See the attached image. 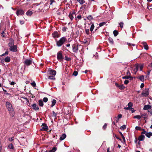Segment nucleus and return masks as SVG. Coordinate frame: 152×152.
<instances>
[{
    "mask_svg": "<svg viewBox=\"0 0 152 152\" xmlns=\"http://www.w3.org/2000/svg\"><path fill=\"white\" fill-rule=\"evenodd\" d=\"M6 105L7 108L8 109L11 115L13 116L14 114V110L12 104L9 102H7L6 103Z\"/></svg>",
    "mask_w": 152,
    "mask_h": 152,
    "instance_id": "1",
    "label": "nucleus"
},
{
    "mask_svg": "<svg viewBox=\"0 0 152 152\" xmlns=\"http://www.w3.org/2000/svg\"><path fill=\"white\" fill-rule=\"evenodd\" d=\"M67 40L66 38L64 37L61 38L59 40L56 41V45L58 47L62 45Z\"/></svg>",
    "mask_w": 152,
    "mask_h": 152,
    "instance_id": "2",
    "label": "nucleus"
},
{
    "mask_svg": "<svg viewBox=\"0 0 152 152\" xmlns=\"http://www.w3.org/2000/svg\"><path fill=\"white\" fill-rule=\"evenodd\" d=\"M57 58L60 61L63 59L64 57L62 55V52L61 51H60L57 53Z\"/></svg>",
    "mask_w": 152,
    "mask_h": 152,
    "instance_id": "3",
    "label": "nucleus"
},
{
    "mask_svg": "<svg viewBox=\"0 0 152 152\" xmlns=\"http://www.w3.org/2000/svg\"><path fill=\"white\" fill-rule=\"evenodd\" d=\"M149 94V89L148 88H146L142 93L141 95L143 97L148 96Z\"/></svg>",
    "mask_w": 152,
    "mask_h": 152,
    "instance_id": "4",
    "label": "nucleus"
},
{
    "mask_svg": "<svg viewBox=\"0 0 152 152\" xmlns=\"http://www.w3.org/2000/svg\"><path fill=\"white\" fill-rule=\"evenodd\" d=\"M73 51L74 53H77L78 50V45L76 44H74L72 45Z\"/></svg>",
    "mask_w": 152,
    "mask_h": 152,
    "instance_id": "5",
    "label": "nucleus"
},
{
    "mask_svg": "<svg viewBox=\"0 0 152 152\" xmlns=\"http://www.w3.org/2000/svg\"><path fill=\"white\" fill-rule=\"evenodd\" d=\"M47 72L48 75H52V76H55L56 74V72L55 70H52L50 68L49 69Z\"/></svg>",
    "mask_w": 152,
    "mask_h": 152,
    "instance_id": "6",
    "label": "nucleus"
},
{
    "mask_svg": "<svg viewBox=\"0 0 152 152\" xmlns=\"http://www.w3.org/2000/svg\"><path fill=\"white\" fill-rule=\"evenodd\" d=\"M10 50L12 51L16 52L17 50V47L16 45H14L10 48Z\"/></svg>",
    "mask_w": 152,
    "mask_h": 152,
    "instance_id": "7",
    "label": "nucleus"
},
{
    "mask_svg": "<svg viewBox=\"0 0 152 152\" xmlns=\"http://www.w3.org/2000/svg\"><path fill=\"white\" fill-rule=\"evenodd\" d=\"M24 13V11L22 10H17L16 12V14L18 16L19 15H22Z\"/></svg>",
    "mask_w": 152,
    "mask_h": 152,
    "instance_id": "8",
    "label": "nucleus"
},
{
    "mask_svg": "<svg viewBox=\"0 0 152 152\" xmlns=\"http://www.w3.org/2000/svg\"><path fill=\"white\" fill-rule=\"evenodd\" d=\"M32 63V61L31 60L27 59L24 62V63L27 66L30 65Z\"/></svg>",
    "mask_w": 152,
    "mask_h": 152,
    "instance_id": "9",
    "label": "nucleus"
},
{
    "mask_svg": "<svg viewBox=\"0 0 152 152\" xmlns=\"http://www.w3.org/2000/svg\"><path fill=\"white\" fill-rule=\"evenodd\" d=\"M42 127L41 130L42 131H47L48 129V127L47 125L45 123L42 124Z\"/></svg>",
    "mask_w": 152,
    "mask_h": 152,
    "instance_id": "10",
    "label": "nucleus"
},
{
    "mask_svg": "<svg viewBox=\"0 0 152 152\" xmlns=\"http://www.w3.org/2000/svg\"><path fill=\"white\" fill-rule=\"evenodd\" d=\"M115 85L116 86L118 87L121 90L124 89L125 87L123 84H122L121 85H119L117 83H115Z\"/></svg>",
    "mask_w": 152,
    "mask_h": 152,
    "instance_id": "11",
    "label": "nucleus"
},
{
    "mask_svg": "<svg viewBox=\"0 0 152 152\" xmlns=\"http://www.w3.org/2000/svg\"><path fill=\"white\" fill-rule=\"evenodd\" d=\"M65 113L66 115H68L71 113V110L69 107L67 108L65 110Z\"/></svg>",
    "mask_w": 152,
    "mask_h": 152,
    "instance_id": "12",
    "label": "nucleus"
},
{
    "mask_svg": "<svg viewBox=\"0 0 152 152\" xmlns=\"http://www.w3.org/2000/svg\"><path fill=\"white\" fill-rule=\"evenodd\" d=\"M32 108L35 110H38L39 109L38 106L36 104H34L31 105Z\"/></svg>",
    "mask_w": 152,
    "mask_h": 152,
    "instance_id": "13",
    "label": "nucleus"
},
{
    "mask_svg": "<svg viewBox=\"0 0 152 152\" xmlns=\"http://www.w3.org/2000/svg\"><path fill=\"white\" fill-rule=\"evenodd\" d=\"M142 44L144 46L145 49L146 50H148V45H147L146 43L145 42H142Z\"/></svg>",
    "mask_w": 152,
    "mask_h": 152,
    "instance_id": "14",
    "label": "nucleus"
},
{
    "mask_svg": "<svg viewBox=\"0 0 152 152\" xmlns=\"http://www.w3.org/2000/svg\"><path fill=\"white\" fill-rule=\"evenodd\" d=\"M52 35L54 38L58 37H59L58 33L56 32H54L52 34Z\"/></svg>",
    "mask_w": 152,
    "mask_h": 152,
    "instance_id": "15",
    "label": "nucleus"
},
{
    "mask_svg": "<svg viewBox=\"0 0 152 152\" xmlns=\"http://www.w3.org/2000/svg\"><path fill=\"white\" fill-rule=\"evenodd\" d=\"M151 108V106L149 105H145L144 106L143 109L144 110H147Z\"/></svg>",
    "mask_w": 152,
    "mask_h": 152,
    "instance_id": "16",
    "label": "nucleus"
},
{
    "mask_svg": "<svg viewBox=\"0 0 152 152\" xmlns=\"http://www.w3.org/2000/svg\"><path fill=\"white\" fill-rule=\"evenodd\" d=\"M66 137V135L64 134H62L60 138V140H62L65 138Z\"/></svg>",
    "mask_w": 152,
    "mask_h": 152,
    "instance_id": "17",
    "label": "nucleus"
},
{
    "mask_svg": "<svg viewBox=\"0 0 152 152\" xmlns=\"http://www.w3.org/2000/svg\"><path fill=\"white\" fill-rule=\"evenodd\" d=\"M145 138V136L144 135H142L139 137L138 138V140L140 141L143 140H144Z\"/></svg>",
    "mask_w": 152,
    "mask_h": 152,
    "instance_id": "18",
    "label": "nucleus"
},
{
    "mask_svg": "<svg viewBox=\"0 0 152 152\" xmlns=\"http://www.w3.org/2000/svg\"><path fill=\"white\" fill-rule=\"evenodd\" d=\"M75 13L74 12H73L72 13H70L69 15V17L70 18L71 20H72L74 18V17L73 16V15H75Z\"/></svg>",
    "mask_w": 152,
    "mask_h": 152,
    "instance_id": "19",
    "label": "nucleus"
},
{
    "mask_svg": "<svg viewBox=\"0 0 152 152\" xmlns=\"http://www.w3.org/2000/svg\"><path fill=\"white\" fill-rule=\"evenodd\" d=\"M4 60L6 62H9L10 61V57L9 56H7L4 58Z\"/></svg>",
    "mask_w": 152,
    "mask_h": 152,
    "instance_id": "20",
    "label": "nucleus"
},
{
    "mask_svg": "<svg viewBox=\"0 0 152 152\" xmlns=\"http://www.w3.org/2000/svg\"><path fill=\"white\" fill-rule=\"evenodd\" d=\"M8 45L10 47L14 45V42L13 40L11 39L10 40V41L8 44Z\"/></svg>",
    "mask_w": 152,
    "mask_h": 152,
    "instance_id": "21",
    "label": "nucleus"
},
{
    "mask_svg": "<svg viewBox=\"0 0 152 152\" xmlns=\"http://www.w3.org/2000/svg\"><path fill=\"white\" fill-rule=\"evenodd\" d=\"M56 102V101L54 99H53L52 101V104L51 105V107H53L54 106Z\"/></svg>",
    "mask_w": 152,
    "mask_h": 152,
    "instance_id": "22",
    "label": "nucleus"
},
{
    "mask_svg": "<svg viewBox=\"0 0 152 152\" xmlns=\"http://www.w3.org/2000/svg\"><path fill=\"white\" fill-rule=\"evenodd\" d=\"M141 116L145 120L148 116V115L146 113L142 114L141 115Z\"/></svg>",
    "mask_w": 152,
    "mask_h": 152,
    "instance_id": "23",
    "label": "nucleus"
},
{
    "mask_svg": "<svg viewBox=\"0 0 152 152\" xmlns=\"http://www.w3.org/2000/svg\"><path fill=\"white\" fill-rule=\"evenodd\" d=\"M32 14V11L28 10L26 13V14L27 15L31 16Z\"/></svg>",
    "mask_w": 152,
    "mask_h": 152,
    "instance_id": "24",
    "label": "nucleus"
},
{
    "mask_svg": "<svg viewBox=\"0 0 152 152\" xmlns=\"http://www.w3.org/2000/svg\"><path fill=\"white\" fill-rule=\"evenodd\" d=\"M145 135L148 137H150L151 136H152V133L151 132H147Z\"/></svg>",
    "mask_w": 152,
    "mask_h": 152,
    "instance_id": "25",
    "label": "nucleus"
},
{
    "mask_svg": "<svg viewBox=\"0 0 152 152\" xmlns=\"http://www.w3.org/2000/svg\"><path fill=\"white\" fill-rule=\"evenodd\" d=\"M39 106L42 107L43 105V103L42 100H39Z\"/></svg>",
    "mask_w": 152,
    "mask_h": 152,
    "instance_id": "26",
    "label": "nucleus"
},
{
    "mask_svg": "<svg viewBox=\"0 0 152 152\" xmlns=\"http://www.w3.org/2000/svg\"><path fill=\"white\" fill-rule=\"evenodd\" d=\"M108 40L109 42L111 43V44H113V40L112 38L110 37H109L108 39Z\"/></svg>",
    "mask_w": 152,
    "mask_h": 152,
    "instance_id": "27",
    "label": "nucleus"
},
{
    "mask_svg": "<svg viewBox=\"0 0 152 152\" xmlns=\"http://www.w3.org/2000/svg\"><path fill=\"white\" fill-rule=\"evenodd\" d=\"M131 78L130 75H126L122 77V78L124 79H128Z\"/></svg>",
    "mask_w": 152,
    "mask_h": 152,
    "instance_id": "28",
    "label": "nucleus"
},
{
    "mask_svg": "<svg viewBox=\"0 0 152 152\" xmlns=\"http://www.w3.org/2000/svg\"><path fill=\"white\" fill-rule=\"evenodd\" d=\"M119 132L120 134H121V135L122 138V139H123V140L124 142H125L126 141H125V137H124L123 135V134H122V133L121 132Z\"/></svg>",
    "mask_w": 152,
    "mask_h": 152,
    "instance_id": "29",
    "label": "nucleus"
},
{
    "mask_svg": "<svg viewBox=\"0 0 152 152\" xmlns=\"http://www.w3.org/2000/svg\"><path fill=\"white\" fill-rule=\"evenodd\" d=\"M113 34L114 36L116 37L118 34V32L117 30H115L113 31Z\"/></svg>",
    "mask_w": 152,
    "mask_h": 152,
    "instance_id": "30",
    "label": "nucleus"
},
{
    "mask_svg": "<svg viewBox=\"0 0 152 152\" xmlns=\"http://www.w3.org/2000/svg\"><path fill=\"white\" fill-rule=\"evenodd\" d=\"M94 25L93 24H92L91 25V28L90 29V30L91 31V32H92L93 31L94 28Z\"/></svg>",
    "mask_w": 152,
    "mask_h": 152,
    "instance_id": "31",
    "label": "nucleus"
},
{
    "mask_svg": "<svg viewBox=\"0 0 152 152\" xmlns=\"http://www.w3.org/2000/svg\"><path fill=\"white\" fill-rule=\"evenodd\" d=\"M80 4H82L85 3V1L83 0H77Z\"/></svg>",
    "mask_w": 152,
    "mask_h": 152,
    "instance_id": "32",
    "label": "nucleus"
},
{
    "mask_svg": "<svg viewBox=\"0 0 152 152\" xmlns=\"http://www.w3.org/2000/svg\"><path fill=\"white\" fill-rule=\"evenodd\" d=\"M54 76H49L48 77V79L52 80H55V78L54 77Z\"/></svg>",
    "mask_w": 152,
    "mask_h": 152,
    "instance_id": "33",
    "label": "nucleus"
},
{
    "mask_svg": "<svg viewBox=\"0 0 152 152\" xmlns=\"http://www.w3.org/2000/svg\"><path fill=\"white\" fill-rule=\"evenodd\" d=\"M8 147L9 148L13 149L14 148L12 144V143L10 144L8 146Z\"/></svg>",
    "mask_w": 152,
    "mask_h": 152,
    "instance_id": "34",
    "label": "nucleus"
},
{
    "mask_svg": "<svg viewBox=\"0 0 152 152\" xmlns=\"http://www.w3.org/2000/svg\"><path fill=\"white\" fill-rule=\"evenodd\" d=\"M142 118V116L140 115H135L134 117V118H137L138 119H140Z\"/></svg>",
    "mask_w": 152,
    "mask_h": 152,
    "instance_id": "35",
    "label": "nucleus"
},
{
    "mask_svg": "<svg viewBox=\"0 0 152 152\" xmlns=\"http://www.w3.org/2000/svg\"><path fill=\"white\" fill-rule=\"evenodd\" d=\"M126 128V126L125 125H124L121 127L120 129L122 130H124V129H125Z\"/></svg>",
    "mask_w": 152,
    "mask_h": 152,
    "instance_id": "36",
    "label": "nucleus"
},
{
    "mask_svg": "<svg viewBox=\"0 0 152 152\" xmlns=\"http://www.w3.org/2000/svg\"><path fill=\"white\" fill-rule=\"evenodd\" d=\"M56 147H53L52 150L50 151V152H54L56 150Z\"/></svg>",
    "mask_w": 152,
    "mask_h": 152,
    "instance_id": "37",
    "label": "nucleus"
},
{
    "mask_svg": "<svg viewBox=\"0 0 152 152\" xmlns=\"http://www.w3.org/2000/svg\"><path fill=\"white\" fill-rule=\"evenodd\" d=\"M56 115H57L56 114L54 111H53V114H52V117H54L56 118Z\"/></svg>",
    "mask_w": 152,
    "mask_h": 152,
    "instance_id": "38",
    "label": "nucleus"
},
{
    "mask_svg": "<svg viewBox=\"0 0 152 152\" xmlns=\"http://www.w3.org/2000/svg\"><path fill=\"white\" fill-rule=\"evenodd\" d=\"M106 23L105 22H103L101 23H99V25L100 27L102 26H104V25H105Z\"/></svg>",
    "mask_w": 152,
    "mask_h": 152,
    "instance_id": "39",
    "label": "nucleus"
},
{
    "mask_svg": "<svg viewBox=\"0 0 152 152\" xmlns=\"http://www.w3.org/2000/svg\"><path fill=\"white\" fill-rule=\"evenodd\" d=\"M86 33L87 35L89 34V30L88 29H86L85 30Z\"/></svg>",
    "mask_w": 152,
    "mask_h": 152,
    "instance_id": "40",
    "label": "nucleus"
},
{
    "mask_svg": "<svg viewBox=\"0 0 152 152\" xmlns=\"http://www.w3.org/2000/svg\"><path fill=\"white\" fill-rule=\"evenodd\" d=\"M139 79L141 80L142 81L144 80V77L143 75H141L139 77Z\"/></svg>",
    "mask_w": 152,
    "mask_h": 152,
    "instance_id": "41",
    "label": "nucleus"
},
{
    "mask_svg": "<svg viewBox=\"0 0 152 152\" xmlns=\"http://www.w3.org/2000/svg\"><path fill=\"white\" fill-rule=\"evenodd\" d=\"M128 107H131L133 106V104L131 102H130L128 104Z\"/></svg>",
    "mask_w": 152,
    "mask_h": 152,
    "instance_id": "42",
    "label": "nucleus"
},
{
    "mask_svg": "<svg viewBox=\"0 0 152 152\" xmlns=\"http://www.w3.org/2000/svg\"><path fill=\"white\" fill-rule=\"evenodd\" d=\"M119 25H120V27L121 28H122L123 27V25H124V23H123V22H121L120 23H119Z\"/></svg>",
    "mask_w": 152,
    "mask_h": 152,
    "instance_id": "43",
    "label": "nucleus"
},
{
    "mask_svg": "<svg viewBox=\"0 0 152 152\" xmlns=\"http://www.w3.org/2000/svg\"><path fill=\"white\" fill-rule=\"evenodd\" d=\"M78 74V72H77L76 71H75L74 72L73 75L75 76H76Z\"/></svg>",
    "mask_w": 152,
    "mask_h": 152,
    "instance_id": "44",
    "label": "nucleus"
},
{
    "mask_svg": "<svg viewBox=\"0 0 152 152\" xmlns=\"http://www.w3.org/2000/svg\"><path fill=\"white\" fill-rule=\"evenodd\" d=\"M43 100L44 102H46L48 101V99L47 97H44V98H43Z\"/></svg>",
    "mask_w": 152,
    "mask_h": 152,
    "instance_id": "45",
    "label": "nucleus"
},
{
    "mask_svg": "<svg viewBox=\"0 0 152 152\" xmlns=\"http://www.w3.org/2000/svg\"><path fill=\"white\" fill-rule=\"evenodd\" d=\"M142 130H143V131L141 133V134H145L146 135V134L147 133L146 131H145V130L144 129H142Z\"/></svg>",
    "mask_w": 152,
    "mask_h": 152,
    "instance_id": "46",
    "label": "nucleus"
},
{
    "mask_svg": "<svg viewBox=\"0 0 152 152\" xmlns=\"http://www.w3.org/2000/svg\"><path fill=\"white\" fill-rule=\"evenodd\" d=\"M67 29V28L65 26H64L63 27L62 30L64 31H66V30Z\"/></svg>",
    "mask_w": 152,
    "mask_h": 152,
    "instance_id": "47",
    "label": "nucleus"
},
{
    "mask_svg": "<svg viewBox=\"0 0 152 152\" xmlns=\"http://www.w3.org/2000/svg\"><path fill=\"white\" fill-rule=\"evenodd\" d=\"M124 109L127 110H130V109H132V107H125L124 108Z\"/></svg>",
    "mask_w": 152,
    "mask_h": 152,
    "instance_id": "48",
    "label": "nucleus"
},
{
    "mask_svg": "<svg viewBox=\"0 0 152 152\" xmlns=\"http://www.w3.org/2000/svg\"><path fill=\"white\" fill-rule=\"evenodd\" d=\"M87 18L89 20H91L93 18L92 17V16L91 15H89L87 17Z\"/></svg>",
    "mask_w": 152,
    "mask_h": 152,
    "instance_id": "49",
    "label": "nucleus"
},
{
    "mask_svg": "<svg viewBox=\"0 0 152 152\" xmlns=\"http://www.w3.org/2000/svg\"><path fill=\"white\" fill-rule=\"evenodd\" d=\"M65 60L67 61H69L71 59L67 57V56H66L65 58Z\"/></svg>",
    "mask_w": 152,
    "mask_h": 152,
    "instance_id": "50",
    "label": "nucleus"
},
{
    "mask_svg": "<svg viewBox=\"0 0 152 152\" xmlns=\"http://www.w3.org/2000/svg\"><path fill=\"white\" fill-rule=\"evenodd\" d=\"M135 129L137 130H142V129H141V128L139 126H136L135 127Z\"/></svg>",
    "mask_w": 152,
    "mask_h": 152,
    "instance_id": "51",
    "label": "nucleus"
},
{
    "mask_svg": "<svg viewBox=\"0 0 152 152\" xmlns=\"http://www.w3.org/2000/svg\"><path fill=\"white\" fill-rule=\"evenodd\" d=\"M31 85L34 87L36 86V83L34 81L33 82H32L31 83Z\"/></svg>",
    "mask_w": 152,
    "mask_h": 152,
    "instance_id": "52",
    "label": "nucleus"
},
{
    "mask_svg": "<svg viewBox=\"0 0 152 152\" xmlns=\"http://www.w3.org/2000/svg\"><path fill=\"white\" fill-rule=\"evenodd\" d=\"M107 124L106 123H105L104 125L103 126V128L104 129H106L107 126Z\"/></svg>",
    "mask_w": 152,
    "mask_h": 152,
    "instance_id": "53",
    "label": "nucleus"
},
{
    "mask_svg": "<svg viewBox=\"0 0 152 152\" xmlns=\"http://www.w3.org/2000/svg\"><path fill=\"white\" fill-rule=\"evenodd\" d=\"M129 81L127 80H125L124 82V83L125 84H127L129 83Z\"/></svg>",
    "mask_w": 152,
    "mask_h": 152,
    "instance_id": "54",
    "label": "nucleus"
},
{
    "mask_svg": "<svg viewBox=\"0 0 152 152\" xmlns=\"http://www.w3.org/2000/svg\"><path fill=\"white\" fill-rule=\"evenodd\" d=\"M9 140L10 141L12 142L14 140L13 137H11L9 138Z\"/></svg>",
    "mask_w": 152,
    "mask_h": 152,
    "instance_id": "55",
    "label": "nucleus"
},
{
    "mask_svg": "<svg viewBox=\"0 0 152 152\" xmlns=\"http://www.w3.org/2000/svg\"><path fill=\"white\" fill-rule=\"evenodd\" d=\"M20 22L21 24H23L24 23V21L23 20H20Z\"/></svg>",
    "mask_w": 152,
    "mask_h": 152,
    "instance_id": "56",
    "label": "nucleus"
},
{
    "mask_svg": "<svg viewBox=\"0 0 152 152\" xmlns=\"http://www.w3.org/2000/svg\"><path fill=\"white\" fill-rule=\"evenodd\" d=\"M122 115L121 114H119L118 116V119L121 118L122 117Z\"/></svg>",
    "mask_w": 152,
    "mask_h": 152,
    "instance_id": "57",
    "label": "nucleus"
},
{
    "mask_svg": "<svg viewBox=\"0 0 152 152\" xmlns=\"http://www.w3.org/2000/svg\"><path fill=\"white\" fill-rule=\"evenodd\" d=\"M77 18L78 19H81L82 18L81 16V15H78L77 17Z\"/></svg>",
    "mask_w": 152,
    "mask_h": 152,
    "instance_id": "58",
    "label": "nucleus"
},
{
    "mask_svg": "<svg viewBox=\"0 0 152 152\" xmlns=\"http://www.w3.org/2000/svg\"><path fill=\"white\" fill-rule=\"evenodd\" d=\"M2 149V146L1 142H0V152H1Z\"/></svg>",
    "mask_w": 152,
    "mask_h": 152,
    "instance_id": "59",
    "label": "nucleus"
},
{
    "mask_svg": "<svg viewBox=\"0 0 152 152\" xmlns=\"http://www.w3.org/2000/svg\"><path fill=\"white\" fill-rule=\"evenodd\" d=\"M5 34L4 32V31H3V32H2V33H1V36H2V37H4V36H5Z\"/></svg>",
    "mask_w": 152,
    "mask_h": 152,
    "instance_id": "60",
    "label": "nucleus"
},
{
    "mask_svg": "<svg viewBox=\"0 0 152 152\" xmlns=\"http://www.w3.org/2000/svg\"><path fill=\"white\" fill-rule=\"evenodd\" d=\"M126 74L127 75H130V73L128 70H127V71L126 72Z\"/></svg>",
    "mask_w": 152,
    "mask_h": 152,
    "instance_id": "61",
    "label": "nucleus"
},
{
    "mask_svg": "<svg viewBox=\"0 0 152 152\" xmlns=\"http://www.w3.org/2000/svg\"><path fill=\"white\" fill-rule=\"evenodd\" d=\"M139 68V66L138 65L136 66L135 67V70L136 71H137L138 69Z\"/></svg>",
    "mask_w": 152,
    "mask_h": 152,
    "instance_id": "62",
    "label": "nucleus"
},
{
    "mask_svg": "<svg viewBox=\"0 0 152 152\" xmlns=\"http://www.w3.org/2000/svg\"><path fill=\"white\" fill-rule=\"evenodd\" d=\"M50 4H52L55 1H54V0H50Z\"/></svg>",
    "mask_w": 152,
    "mask_h": 152,
    "instance_id": "63",
    "label": "nucleus"
},
{
    "mask_svg": "<svg viewBox=\"0 0 152 152\" xmlns=\"http://www.w3.org/2000/svg\"><path fill=\"white\" fill-rule=\"evenodd\" d=\"M139 67H140V71H142L143 68V66H140Z\"/></svg>",
    "mask_w": 152,
    "mask_h": 152,
    "instance_id": "64",
    "label": "nucleus"
}]
</instances>
